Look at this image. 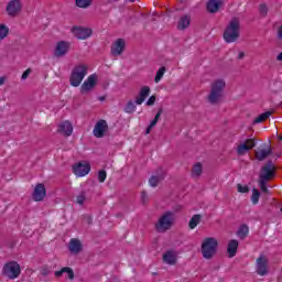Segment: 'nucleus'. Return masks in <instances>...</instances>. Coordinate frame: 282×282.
Wrapping results in <instances>:
<instances>
[{
	"label": "nucleus",
	"mask_w": 282,
	"mask_h": 282,
	"mask_svg": "<svg viewBox=\"0 0 282 282\" xmlns=\"http://www.w3.org/2000/svg\"><path fill=\"white\" fill-rule=\"evenodd\" d=\"M240 32L241 21H239V18H232L223 34L225 43H236L240 36Z\"/></svg>",
	"instance_id": "f257e3e1"
},
{
	"label": "nucleus",
	"mask_w": 282,
	"mask_h": 282,
	"mask_svg": "<svg viewBox=\"0 0 282 282\" xmlns=\"http://www.w3.org/2000/svg\"><path fill=\"white\" fill-rule=\"evenodd\" d=\"M224 89H226V82L224 79H217L212 83L210 93L207 100L210 105H219L221 98H224Z\"/></svg>",
	"instance_id": "f03ea898"
},
{
	"label": "nucleus",
	"mask_w": 282,
	"mask_h": 282,
	"mask_svg": "<svg viewBox=\"0 0 282 282\" xmlns=\"http://www.w3.org/2000/svg\"><path fill=\"white\" fill-rule=\"evenodd\" d=\"M175 224V213L173 212H165L162 214L159 218V220L155 224V230L156 232H166L167 230H171Z\"/></svg>",
	"instance_id": "7ed1b4c3"
},
{
	"label": "nucleus",
	"mask_w": 282,
	"mask_h": 282,
	"mask_svg": "<svg viewBox=\"0 0 282 282\" xmlns=\"http://www.w3.org/2000/svg\"><path fill=\"white\" fill-rule=\"evenodd\" d=\"M219 246V241L217 238L208 237L205 238L200 250L204 259H213L217 252V247Z\"/></svg>",
	"instance_id": "20e7f679"
},
{
	"label": "nucleus",
	"mask_w": 282,
	"mask_h": 282,
	"mask_svg": "<svg viewBox=\"0 0 282 282\" xmlns=\"http://www.w3.org/2000/svg\"><path fill=\"white\" fill-rule=\"evenodd\" d=\"M87 69L86 64H78L73 68L69 79L72 87H80V83H83L87 76Z\"/></svg>",
	"instance_id": "39448f33"
},
{
	"label": "nucleus",
	"mask_w": 282,
	"mask_h": 282,
	"mask_svg": "<svg viewBox=\"0 0 282 282\" xmlns=\"http://www.w3.org/2000/svg\"><path fill=\"white\" fill-rule=\"evenodd\" d=\"M2 274L10 280L19 279L21 276V264L17 261L7 262L3 265Z\"/></svg>",
	"instance_id": "423d86ee"
},
{
	"label": "nucleus",
	"mask_w": 282,
	"mask_h": 282,
	"mask_svg": "<svg viewBox=\"0 0 282 282\" xmlns=\"http://www.w3.org/2000/svg\"><path fill=\"white\" fill-rule=\"evenodd\" d=\"M274 171H276L274 163H272V161H268L267 164L261 167L259 180L270 182V180L274 177Z\"/></svg>",
	"instance_id": "0eeeda50"
},
{
	"label": "nucleus",
	"mask_w": 282,
	"mask_h": 282,
	"mask_svg": "<svg viewBox=\"0 0 282 282\" xmlns=\"http://www.w3.org/2000/svg\"><path fill=\"white\" fill-rule=\"evenodd\" d=\"M70 32L79 41H87V39H89V36H91V34H94V31L91 29L83 28V26H73L70 29Z\"/></svg>",
	"instance_id": "6e6552de"
},
{
	"label": "nucleus",
	"mask_w": 282,
	"mask_h": 282,
	"mask_svg": "<svg viewBox=\"0 0 282 282\" xmlns=\"http://www.w3.org/2000/svg\"><path fill=\"white\" fill-rule=\"evenodd\" d=\"M97 80L98 76H96V74L88 76V78L80 86V94L87 95L90 91H94V89L96 88Z\"/></svg>",
	"instance_id": "1a4fd4ad"
},
{
	"label": "nucleus",
	"mask_w": 282,
	"mask_h": 282,
	"mask_svg": "<svg viewBox=\"0 0 282 282\" xmlns=\"http://www.w3.org/2000/svg\"><path fill=\"white\" fill-rule=\"evenodd\" d=\"M23 9V3H21V0H11L7 6V14L9 17H19V13Z\"/></svg>",
	"instance_id": "9d476101"
},
{
	"label": "nucleus",
	"mask_w": 282,
	"mask_h": 282,
	"mask_svg": "<svg viewBox=\"0 0 282 282\" xmlns=\"http://www.w3.org/2000/svg\"><path fill=\"white\" fill-rule=\"evenodd\" d=\"M89 171H91V165L87 162H79L73 166V173L76 177H85V175H89Z\"/></svg>",
	"instance_id": "9b49d317"
},
{
	"label": "nucleus",
	"mask_w": 282,
	"mask_h": 282,
	"mask_svg": "<svg viewBox=\"0 0 282 282\" xmlns=\"http://www.w3.org/2000/svg\"><path fill=\"white\" fill-rule=\"evenodd\" d=\"M256 272L259 276H265L268 274V258L261 254L256 261Z\"/></svg>",
	"instance_id": "f8f14e48"
},
{
	"label": "nucleus",
	"mask_w": 282,
	"mask_h": 282,
	"mask_svg": "<svg viewBox=\"0 0 282 282\" xmlns=\"http://www.w3.org/2000/svg\"><path fill=\"white\" fill-rule=\"evenodd\" d=\"M107 131H109V124L107 123V120L101 119L95 124L93 133L95 138H105V133H107Z\"/></svg>",
	"instance_id": "ddd939ff"
},
{
	"label": "nucleus",
	"mask_w": 282,
	"mask_h": 282,
	"mask_svg": "<svg viewBox=\"0 0 282 282\" xmlns=\"http://www.w3.org/2000/svg\"><path fill=\"white\" fill-rule=\"evenodd\" d=\"M272 155V147L263 144V147L258 148L256 151V159L259 162H263V160H267Z\"/></svg>",
	"instance_id": "4468645a"
},
{
	"label": "nucleus",
	"mask_w": 282,
	"mask_h": 282,
	"mask_svg": "<svg viewBox=\"0 0 282 282\" xmlns=\"http://www.w3.org/2000/svg\"><path fill=\"white\" fill-rule=\"evenodd\" d=\"M69 47H72V44H70L69 42L59 41V42L56 44L54 55H55L57 58H61L62 56H65V55L67 54V52H69Z\"/></svg>",
	"instance_id": "2eb2a0df"
},
{
	"label": "nucleus",
	"mask_w": 282,
	"mask_h": 282,
	"mask_svg": "<svg viewBox=\"0 0 282 282\" xmlns=\"http://www.w3.org/2000/svg\"><path fill=\"white\" fill-rule=\"evenodd\" d=\"M47 195V189H45V185L43 183H39L32 194L34 202H43L45 196Z\"/></svg>",
	"instance_id": "dca6fc26"
},
{
	"label": "nucleus",
	"mask_w": 282,
	"mask_h": 282,
	"mask_svg": "<svg viewBox=\"0 0 282 282\" xmlns=\"http://www.w3.org/2000/svg\"><path fill=\"white\" fill-rule=\"evenodd\" d=\"M163 263L166 265H176L177 264V251L175 250H167L163 253L162 257Z\"/></svg>",
	"instance_id": "f3484780"
},
{
	"label": "nucleus",
	"mask_w": 282,
	"mask_h": 282,
	"mask_svg": "<svg viewBox=\"0 0 282 282\" xmlns=\"http://www.w3.org/2000/svg\"><path fill=\"white\" fill-rule=\"evenodd\" d=\"M68 250L70 254H80L83 252V242L77 238H72L68 242Z\"/></svg>",
	"instance_id": "a211bd4d"
},
{
	"label": "nucleus",
	"mask_w": 282,
	"mask_h": 282,
	"mask_svg": "<svg viewBox=\"0 0 282 282\" xmlns=\"http://www.w3.org/2000/svg\"><path fill=\"white\" fill-rule=\"evenodd\" d=\"M164 177H166V175L164 174V170L159 169L156 175H152L149 178V184L152 188H158L160 182H163Z\"/></svg>",
	"instance_id": "6ab92c4d"
},
{
	"label": "nucleus",
	"mask_w": 282,
	"mask_h": 282,
	"mask_svg": "<svg viewBox=\"0 0 282 282\" xmlns=\"http://www.w3.org/2000/svg\"><path fill=\"white\" fill-rule=\"evenodd\" d=\"M126 43L124 40L118 39L111 46V55L112 56H121L122 52H124Z\"/></svg>",
	"instance_id": "aec40b11"
},
{
	"label": "nucleus",
	"mask_w": 282,
	"mask_h": 282,
	"mask_svg": "<svg viewBox=\"0 0 282 282\" xmlns=\"http://www.w3.org/2000/svg\"><path fill=\"white\" fill-rule=\"evenodd\" d=\"M223 6L224 1L221 0H209L206 4L207 12H209V14H217Z\"/></svg>",
	"instance_id": "412c9836"
},
{
	"label": "nucleus",
	"mask_w": 282,
	"mask_h": 282,
	"mask_svg": "<svg viewBox=\"0 0 282 282\" xmlns=\"http://www.w3.org/2000/svg\"><path fill=\"white\" fill-rule=\"evenodd\" d=\"M57 131L59 133H63V135H66L67 138H69V135H72V133H74V126H72V122H69V121H63L58 126Z\"/></svg>",
	"instance_id": "4be33fe9"
},
{
	"label": "nucleus",
	"mask_w": 282,
	"mask_h": 282,
	"mask_svg": "<svg viewBox=\"0 0 282 282\" xmlns=\"http://www.w3.org/2000/svg\"><path fill=\"white\" fill-rule=\"evenodd\" d=\"M203 173H204V165H202V163H196L195 165L192 166L191 177L193 180H199Z\"/></svg>",
	"instance_id": "5701e85b"
},
{
	"label": "nucleus",
	"mask_w": 282,
	"mask_h": 282,
	"mask_svg": "<svg viewBox=\"0 0 282 282\" xmlns=\"http://www.w3.org/2000/svg\"><path fill=\"white\" fill-rule=\"evenodd\" d=\"M239 248V241L237 240H230L227 246V253L229 259H232V257H237V250Z\"/></svg>",
	"instance_id": "b1692460"
},
{
	"label": "nucleus",
	"mask_w": 282,
	"mask_h": 282,
	"mask_svg": "<svg viewBox=\"0 0 282 282\" xmlns=\"http://www.w3.org/2000/svg\"><path fill=\"white\" fill-rule=\"evenodd\" d=\"M63 274H68V279L74 281V270L69 267H64L59 271L55 272V276L61 278Z\"/></svg>",
	"instance_id": "393cba45"
},
{
	"label": "nucleus",
	"mask_w": 282,
	"mask_h": 282,
	"mask_svg": "<svg viewBox=\"0 0 282 282\" xmlns=\"http://www.w3.org/2000/svg\"><path fill=\"white\" fill-rule=\"evenodd\" d=\"M191 25V17L189 15H183L177 24V30H186Z\"/></svg>",
	"instance_id": "a878e982"
},
{
	"label": "nucleus",
	"mask_w": 282,
	"mask_h": 282,
	"mask_svg": "<svg viewBox=\"0 0 282 282\" xmlns=\"http://www.w3.org/2000/svg\"><path fill=\"white\" fill-rule=\"evenodd\" d=\"M199 224H202V215L196 214L189 219L188 226L191 230H195Z\"/></svg>",
	"instance_id": "bb28decb"
},
{
	"label": "nucleus",
	"mask_w": 282,
	"mask_h": 282,
	"mask_svg": "<svg viewBox=\"0 0 282 282\" xmlns=\"http://www.w3.org/2000/svg\"><path fill=\"white\" fill-rule=\"evenodd\" d=\"M91 3H94V0H75V6L77 8H82L83 10L90 8Z\"/></svg>",
	"instance_id": "cd10ccee"
},
{
	"label": "nucleus",
	"mask_w": 282,
	"mask_h": 282,
	"mask_svg": "<svg viewBox=\"0 0 282 282\" xmlns=\"http://www.w3.org/2000/svg\"><path fill=\"white\" fill-rule=\"evenodd\" d=\"M272 116V111H267L264 113H261L260 116H258L254 120H253V124H259L261 122H265V120H268V118H270Z\"/></svg>",
	"instance_id": "c85d7f7f"
},
{
	"label": "nucleus",
	"mask_w": 282,
	"mask_h": 282,
	"mask_svg": "<svg viewBox=\"0 0 282 282\" xmlns=\"http://www.w3.org/2000/svg\"><path fill=\"white\" fill-rule=\"evenodd\" d=\"M248 232H250V229L248 228V225H242L237 231V236L239 239H246L248 237Z\"/></svg>",
	"instance_id": "c756f323"
},
{
	"label": "nucleus",
	"mask_w": 282,
	"mask_h": 282,
	"mask_svg": "<svg viewBox=\"0 0 282 282\" xmlns=\"http://www.w3.org/2000/svg\"><path fill=\"white\" fill-rule=\"evenodd\" d=\"M135 108H137L135 101L130 100V101L127 102L123 111L126 113H135Z\"/></svg>",
	"instance_id": "7c9ffc66"
},
{
	"label": "nucleus",
	"mask_w": 282,
	"mask_h": 282,
	"mask_svg": "<svg viewBox=\"0 0 282 282\" xmlns=\"http://www.w3.org/2000/svg\"><path fill=\"white\" fill-rule=\"evenodd\" d=\"M8 34H10V29L6 24H0V41H3V39L8 37Z\"/></svg>",
	"instance_id": "2f4dec72"
},
{
	"label": "nucleus",
	"mask_w": 282,
	"mask_h": 282,
	"mask_svg": "<svg viewBox=\"0 0 282 282\" xmlns=\"http://www.w3.org/2000/svg\"><path fill=\"white\" fill-rule=\"evenodd\" d=\"M164 74H166V67L162 66L156 72V76L154 77V83H156V84L160 83V80H162V78H164Z\"/></svg>",
	"instance_id": "473e14b6"
},
{
	"label": "nucleus",
	"mask_w": 282,
	"mask_h": 282,
	"mask_svg": "<svg viewBox=\"0 0 282 282\" xmlns=\"http://www.w3.org/2000/svg\"><path fill=\"white\" fill-rule=\"evenodd\" d=\"M249 151H250V148L246 143H241L237 148V154L238 155H246V153H248Z\"/></svg>",
	"instance_id": "72a5a7b5"
},
{
	"label": "nucleus",
	"mask_w": 282,
	"mask_h": 282,
	"mask_svg": "<svg viewBox=\"0 0 282 282\" xmlns=\"http://www.w3.org/2000/svg\"><path fill=\"white\" fill-rule=\"evenodd\" d=\"M260 197H261V193L259 192V189L253 188L252 189V195H251L252 204H254V205L259 204V198Z\"/></svg>",
	"instance_id": "f704fd0d"
},
{
	"label": "nucleus",
	"mask_w": 282,
	"mask_h": 282,
	"mask_svg": "<svg viewBox=\"0 0 282 282\" xmlns=\"http://www.w3.org/2000/svg\"><path fill=\"white\" fill-rule=\"evenodd\" d=\"M259 186L262 193H267V194L270 193V189H268V181L263 178H259Z\"/></svg>",
	"instance_id": "c9c22d12"
},
{
	"label": "nucleus",
	"mask_w": 282,
	"mask_h": 282,
	"mask_svg": "<svg viewBox=\"0 0 282 282\" xmlns=\"http://www.w3.org/2000/svg\"><path fill=\"white\" fill-rule=\"evenodd\" d=\"M86 200L87 195L85 194V192L79 193V195L76 197V204H78L79 206H83Z\"/></svg>",
	"instance_id": "e433bc0d"
},
{
	"label": "nucleus",
	"mask_w": 282,
	"mask_h": 282,
	"mask_svg": "<svg viewBox=\"0 0 282 282\" xmlns=\"http://www.w3.org/2000/svg\"><path fill=\"white\" fill-rule=\"evenodd\" d=\"M161 116H162V109H159V111L155 115L154 119L149 124L150 129H153V127H155V124H158V122L160 121Z\"/></svg>",
	"instance_id": "4c0bfd02"
},
{
	"label": "nucleus",
	"mask_w": 282,
	"mask_h": 282,
	"mask_svg": "<svg viewBox=\"0 0 282 282\" xmlns=\"http://www.w3.org/2000/svg\"><path fill=\"white\" fill-rule=\"evenodd\" d=\"M139 94H141V96H145V98H149V95L151 94V87L143 86Z\"/></svg>",
	"instance_id": "58836bf2"
},
{
	"label": "nucleus",
	"mask_w": 282,
	"mask_h": 282,
	"mask_svg": "<svg viewBox=\"0 0 282 282\" xmlns=\"http://www.w3.org/2000/svg\"><path fill=\"white\" fill-rule=\"evenodd\" d=\"M105 180H107V171L100 170L98 172V182H100V184H102V182H105Z\"/></svg>",
	"instance_id": "ea45409f"
},
{
	"label": "nucleus",
	"mask_w": 282,
	"mask_h": 282,
	"mask_svg": "<svg viewBox=\"0 0 282 282\" xmlns=\"http://www.w3.org/2000/svg\"><path fill=\"white\" fill-rule=\"evenodd\" d=\"M51 272L52 271L50 270V267H47V265L42 267L40 270V274L42 276H50Z\"/></svg>",
	"instance_id": "a19ab883"
},
{
	"label": "nucleus",
	"mask_w": 282,
	"mask_h": 282,
	"mask_svg": "<svg viewBox=\"0 0 282 282\" xmlns=\"http://www.w3.org/2000/svg\"><path fill=\"white\" fill-rule=\"evenodd\" d=\"M238 193H250V188L248 186H243L241 184L237 185Z\"/></svg>",
	"instance_id": "79ce46f5"
},
{
	"label": "nucleus",
	"mask_w": 282,
	"mask_h": 282,
	"mask_svg": "<svg viewBox=\"0 0 282 282\" xmlns=\"http://www.w3.org/2000/svg\"><path fill=\"white\" fill-rule=\"evenodd\" d=\"M147 100V97L139 93V96L135 98V105H142Z\"/></svg>",
	"instance_id": "37998d69"
},
{
	"label": "nucleus",
	"mask_w": 282,
	"mask_h": 282,
	"mask_svg": "<svg viewBox=\"0 0 282 282\" xmlns=\"http://www.w3.org/2000/svg\"><path fill=\"white\" fill-rule=\"evenodd\" d=\"M245 144H247V147L250 149H254V147H257V143L254 142V140L252 139H247Z\"/></svg>",
	"instance_id": "c03bdc74"
},
{
	"label": "nucleus",
	"mask_w": 282,
	"mask_h": 282,
	"mask_svg": "<svg viewBox=\"0 0 282 282\" xmlns=\"http://www.w3.org/2000/svg\"><path fill=\"white\" fill-rule=\"evenodd\" d=\"M155 100H156L155 95H152V96L148 99V101H147L148 107H153V105H155Z\"/></svg>",
	"instance_id": "a18cd8bd"
},
{
	"label": "nucleus",
	"mask_w": 282,
	"mask_h": 282,
	"mask_svg": "<svg viewBox=\"0 0 282 282\" xmlns=\"http://www.w3.org/2000/svg\"><path fill=\"white\" fill-rule=\"evenodd\" d=\"M260 14H262V17H265V14H268V6L260 4Z\"/></svg>",
	"instance_id": "49530a36"
},
{
	"label": "nucleus",
	"mask_w": 282,
	"mask_h": 282,
	"mask_svg": "<svg viewBox=\"0 0 282 282\" xmlns=\"http://www.w3.org/2000/svg\"><path fill=\"white\" fill-rule=\"evenodd\" d=\"M141 202L142 204H147V202H149V194H147V192L141 193Z\"/></svg>",
	"instance_id": "de8ad7c7"
},
{
	"label": "nucleus",
	"mask_w": 282,
	"mask_h": 282,
	"mask_svg": "<svg viewBox=\"0 0 282 282\" xmlns=\"http://www.w3.org/2000/svg\"><path fill=\"white\" fill-rule=\"evenodd\" d=\"M30 74H32V69H31V68H28V69L22 74L21 79H22V80H26V79H28V76H30Z\"/></svg>",
	"instance_id": "09e8293b"
},
{
	"label": "nucleus",
	"mask_w": 282,
	"mask_h": 282,
	"mask_svg": "<svg viewBox=\"0 0 282 282\" xmlns=\"http://www.w3.org/2000/svg\"><path fill=\"white\" fill-rule=\"evenodd\" d=\"M278 39L282 41V25L278 29Z\"/></svg>",
	"instance_id": "8fccbe9b"
},
{
	"label": "nucleus",
	"mask_w": 282,
	"mask_h": 282,
	"mask_svg": "<svg viewBox=\"0 0 282 282\" xmlns=\"http://www.w3.org/2000/svg\"><path fill=\"white\" fill-rule=\"evenodd\" d=\"M245 56H246V53L240 52V53L238 54V59L241 61Z\"/></svg>",
	"instance_id": "3c124183"
},
{
	"label": "nucleus",
	"mask_w": 282,
	"mask_h": 282,
	"mask_svg": "<svg viewBox=\"0 0 282 282\" xmlns=\"http://www.w3.org/2000/svg\"><path fill=\"white\" fill-rule=\"evenodd\" d=\"M1 85H6V77H0V87Z\"/></svg>",
	"instance_id": "603ef678"
},
{
	"label": "nucleus",
	"mask_w": 282,
	"mask_h": 282,
	"mask_svg": "<svg viewBox=\"0 0 282 282\" xmlns=\"http://www.w3.org/2000/svg\"><path fill=\"white\" fill-rule=\"evenodd\" d=\"M151 129H153V128H151V126H149V127L147 128V130H145V135H149V134L151 133Z\"/></svg>",
	"instance_id": "864d4df0"
},
{
	"label": "nucleus",
	"mask_w": 282,
	"mask_h": 282,
	"mask_svg": "<svg viewBox=\"0 0 282 282\" xmlns=\"http://www.w3.org/2000/svg\"><path fill=\"white\" fill-rule=\"evenodd\" d=\"M276 61H282V52L280 54H278Z\"/></svg>",
	"instance_id": "5fc2aeb1"
},
{
	"label": "nucleus",
	"mask_w": 282,
	"mask_h": 282,
	"mask_svg": "<svg viewBox=\"0 0 282 282\" xmlns=\"http://www.w3.org/2000/svg\"><path fill=\"white\" fill-rule=\"evenodd\" d=\"M87 224H91V217L86 216Z\"/></svg>",
	"instance_id": "6e6d98bb"
},
{
	"label": "nucleus",
	"mask_w": 282,
	"mask_h": 282,
	"mask_svg": "<svg viewBox=\"0 0 282 282\" xmlns=\"http://www.w3.org/2000/svg\"><path fill=\"white\" fill-rule=\"evenodd\" d=\"M99 100H101V101L105 100V97H99Z\"/></svg>",
	"instance_id": "4d7b16f0"
},
{
	"label": "nucleus",
	"mask_w": 282,
	"mask_h": 282,
	"mask_svg": "<svg viewBox=\"0 0 282 282\" xmlns=\"http://www.w3.org/2000/svg\"><path fill=\"white\" fill-rule=\"evenodd\" d=\"M280 140H282V135L280 137Z\"/></svg>",
	"instance_id": "13d9d810"
}]
</instances>
